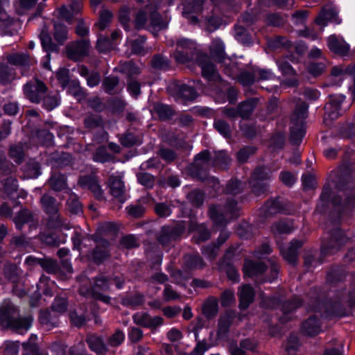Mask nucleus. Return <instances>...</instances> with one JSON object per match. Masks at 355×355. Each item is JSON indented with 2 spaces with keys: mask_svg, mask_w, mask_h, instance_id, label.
<instances>
[{
  "mask_svg": "<svg viewBox=\"0 0 355 355\" xmlns=\"http://www.w3.org/2000/svg\"><path fill=\"white\" fill-rule=\"evenodd\" d=\"M211 165V157L208 150H203L196 155L190 167L191 175L202 182L207 181L214 189L218 188L219 182L214 177H208L207 171Z\"/></svg>",
  "mask_w": 355,
  "mask_h": 355,
  "instance_id": "nucleus-1",
  "label": "nucleus"
},
{
  "mask_svg": "<svg viewBox=\"0 0 355 355\" xmlns=\"http://www.w3.org/2000/svg\"><path fill=\"white\" fill-rule=\"evenodd\" d=\"M210 53L211 57L218 62L225 65V73L232 79H236L242 76L243 71L238 67L237 64L226 57L225 52V44L220 39H214L210 45Z\"/></svg>",
  "mask_w": 355,
  "mask_h": 355,
  "instance_id": "nucleus-2",
  "label": "nucleus"
},
{
  "mask_svg": "<svg viewBox=\"0 0 355 355\" xmlns=\"http://www.w3.org/2000/svg\"><path fill=\"white\" fill-rule=\"evenodd\" d=\"M17 312L16 308L9 305L6 310L2 311L0 314V322L8 327H10L19 334H24L31 327L33 318L31 316L15 317L12 313Z\"/></svg>",
  "mask_w": 355,
  "mask_h": 355,
  "instance_id": "nucleus-3",
  "label": "nucleus"
},
{
  "mask_svg": "<svg viewBox=\"0 0 355 355\" xmlns=\"http://www.w3.org/2000/svg\"><path fill=\"white\" fill-rule=\"evenodd\" d=\"M239 211L236 201L230 200L223 209L216 205L210 206L209 215L216 226H225L230 220L238 217Z\"/></svg>",
  "mask_w": 355,
  "mask_h": 355,
  "instance_id": "nucleus-4",
  "label": "nucleus"
},
{
  "mask_svg": "<svg viewBox=\"0 0 355 355\" xmlns=\"http://www.w3.org/2000/svg\"><path fill=\"white\" fill-rule=\"evenodd\" d=\"M42 206L44 211L49 216V225L53 228L61 230H70L69 223L63 220L58 214L59 203L53 197L45 194L42 196L40 200Z\"/></svg>",
  "mask_w": 355,
  "mask_h": 355,
  "instance_id": "nucleus-5",
  "label": "nucleus"
},
{
  "mask_svg": "<svg viewBox=\"0 0 355 355\" xmlns=\"http://www.w3.org/2000/svg\"><path fill=\"white\" fill-rule=\"evenodd\" d=\"M307 105L303 101L297 102L291 116V139L294 142L300 141L304 135V121L307 116Z\"/></svg>",
  "mask_w": 355,
  "mask_h": 355,
  "instance_id": "nucleus-6",
  "label": "nucleus"
},
{
  "mask_svg": "<svg viewBox=\"0 0 355 355\" xmlns=\"http://www.w3.org/2000/svg\"><path fill=\"white\" fill-rule=\"evenodd\" d=\"M345 100L343 94L329 95L328 103L324 106V123L330 125L332 122L341 116L346 110L343 108L342 104Z\"/></svg>",
  "mask_w": 355,
  "mask_h": 355,
  "instance_id": "nucleus-7",
  "label": "nucleus"
},
{
  "mask_svg": "<svg viewBox=\"0 0 355 355\" xmlns=\"http://www.w3.org/2000/svg\"><path fill=\"white\" fill-rule=\"evenodd\" d=\"M197 54L196 44L189 39L178 40L176 49L173 53L175 60L178 63H187L192 60Z\"/></svg>",
  "mask_w": 355,
  "mask_h": 355,
  "instance_id": "nucleus-8",
  "label": "nucleus"
},
{
  "mask_svg": "<svg viewBox=\"0 0 355 355\" xmlns=\"http://www.w3.org/2000/svg\"><path fill=\"white\" fill-rule=\"evenodd\" d=\"M186 227L183 223H180L174 225H166L162 227L157 241L163 246H166L173 241L180 239L185 232Z\"/></svg>",
  "mask_w": 355,
  "mask_h": 355,
  "instance_id": "nucleus-9",
  "label": "nucleus"
},
{
  "mask_svg": "<svg viewBox=\"0 0 355 355\" xmlns=\"http://www.w3.org/2000/svg\"><path fill=\"white\" fill-rule=\"evenodd\" d=\"M111 279L103 274H100L94 279V284L92 287V297L105 304H110L111 298L110 296L103 294L101 291H108L110 288Z\"/></svg>",
  "mask_w": 355,
  "mask_h": 355,
  "instance_id": "nucleus-10",
  "label": "nucleus"
},
{
  "mask_svg": "<svg viewBox=\"0 0 355 355\" xmlns=\"http://www.w3.org/2000/svg\"><path fill=\"white\" fill-rule=\"evenodd\" d=\"M90 43L89 40L82 39L73 42L66 46L67 57L74 61H80L89 54Z\"/></svg>",
  "mask_w": 355,
  "mask_h": 355,
  "instance_id": "nucleus-11",
  "label": "nucleus"
},
{
  "mask_svg": "<svg viewBox=\"0 0 355 355\" xmlns=\"http://www.w3.org/2000/svg\"><path fill=\"white\" fill-rule=\"evenodd\" d=\"M46 92V86L37 79L31 80L24 86V93L26 97L35 103H39Z\"/></svg>",
  "mask_w": 355,
  "mask_h": 355,
  "instance_id": "nucleus-12",
  "label": "nucleus"
},
{
  "mask_svg": "<svg viewBox=\"0 0 355 355\" xmlns=\"http://www.w3.org/2000/svg\"><path fill=\"white\" fill-rule=\"evenodd\" d=\"M168 89L175 100L180 102L193 101L197 96L195 89L186 84L172 83L168 86Z\"/></svg>",
  "mask_w": 355,
  "mask_h": 355,
  "instance_id": "nucleus-13",
  "label": "nucleus"
},
{
  "mask_svg": "<svg viewBox=\"0 0 355 355\" xmlns=\"http://www.w3.org/2000/svg\"><path fill=\"white\" fill-rule=\"evenodd\" d=\"M198 64L201 68L202 75L208 81H220V76L216 71L214 64L210 58L205 54H200L197 56Z\"/></svg>",
  "mask_w": 355,
  "mask_h": 355,
  "instance_id": "nucleus-14",
  "label": "nucleus"
},
{
  "mask_svg": "<svg viewBox=\"0 0 355 355\" xmlns=\"http://www.w3.org/2000/svg\"><path fill=\"white\" fill-rule=\"evenodd\" d=\"M110 194L117 198L121 203L125 201L124 198L125 185L123 176L119 173L112 174L109 177L107 182Z\"/></svg>",
  "mask_w": 355,
  "mask_h": 355,
  "instance_id": "nucleus-15",
  "label": "nucleus"
},
{
  "mask_svg": "<svg viewBox=\"0 0 355 355\" xmlns=\"http://www.w3.org/2000/svg\"><path fill=\"white\" fill-rule=\"evenodd\" d=\"M211 1L227 18L237 14L242 6L241 0H211Z\"/></svg>",
  "mask_w": 355,
  "mask_h": 355,
  "instance_id": "nucleus-16",
  "label": "nucleus"
},
{
  "mask_svg": "<svg viewBox=\"0 0 355 355\" xmlns=\"http://www.w3.org/2000/svg\"><path fill=\"white\" fill-rule=\"evenodd\" d=\"M78 184L83 189H89L97 200L105 198L103 190L99 184V181L94 175H84L80 177Z\"/></svg>",
  "mask_w": 355,
  "mask_h": 355,
  "instance_id": "nucleus-17",
  "label": "nucleus"
},
{
  "mask_svg": "<svg viewBox=\"0 0 355 355\" xmlns=\"http://www.w3.org/2000/svg\"><path fill=\"white\" fill-rule=\"evenodd\" d=\"M78 184L83 189H89L97 200L105 198L103 190L99 184V181L94 175H84L80 177Z\"/></svg>",
  "mask_w": 355,
  "mask_h": 355,
  "instance_id": "nucleus-18",
  "label": "nucleus"
},
{
  "mask_svg": "<svg viewBox=\"0 0 355 355\" xmlns=\"http://www.w3.org/2000/svg\"><path fill=\"white\" fill-rule=\"evenodd\" d=\"M134 323L137 325L149 328L155 329L163 324L164 320L160 316L151 317L150 314L146 312H137L132 315Z\"/></svg>",
  "mask_w": 355,
  "mask_h": 355,
  "instance_id": "nucleus-19",
  "label": "nucleus"
},
{
  "mask_svg": "<svg viewBox=\"0 0 355 355\" xmlns=\"http://www.w3.org/2000/svg\"><path fill=\"white\" fill-rule=\"evenodd\" d=\"M234 255L233 250L230 248L225 254L223 260L219 263V269L225 271L230 280L233 283L239 282V275L236 268L232 265L231 260Z\"/></svg>",
  "mask_w": 355,
  "mask_h": 355,
  "instance_id": "nucleus-20",
  "label": "nucleus"
},
{
  "mask_svg": "<svg viewBox=\"0 0 355 355\" xmlns=\"http://www.w3.org/2000/svg\"><path fill=\"white\" fill-rule=\"evenodd\" d=\"M273 76L272 73L269 70L249 67L245 69V86L258 80L271 79Z\"/></svg>",
  "mask_w": 355,
  "mask_h": 355,
  "instance_id": "nucleus-21",
  "label": "nucleus"
},
{
  "mask_svg": "<svg viewBox=\"0 0 355 355\" xmlns=\"http://www.w3.org/2000/svg\"><path fill=\"white\" fill-rule=\"evenodd\" d=\"M86 343L89 349L96 355H106L108 347L102 336L95 334H88L86 337Z\"/></svg>",
  "mask_w": 355,
  "mask_h": 355,
  "instance_id": "nucleus-22",
  "label": "nucleus"
},
{
  "mask_svg": "<svg viewBox=\"0 0 355 355\" xmlns=\"http://www.w3.org/2000/svg\"><path fill=\"white\" fill-rule=\"evenodd\" d=\"M94 240L96 246L92 252V257L96 263L100 264L110 256V243L107 240L103 239L94 238Z\"/></svg>",
  "mask_w": 355,
  "mask_h": 355,
  "instance_id": "nucleus-23",
  "label": "nucleus"
},
{
  "mask_svg": "<svg viewBox=\"0 0 355 355\" xmlns=\"http://www.w3.org/2000/svg\"><path fill=\"white\" fill-rule=\"evenodd\" d=\"M327 46L334 53L340 55H345L349 51V46L342 38L335 35H330L327 39Z\"/></svg>",
  "mask_w": 355,
  "mask_h": 355,
  "instance_id": "nucleus-24",
  "label": "nucleus"
},
{
  "mask_svg": "<svg viewBox=\"0 0 355 355\" xmlns=\"http://www.w3.org/2000/svg\"><path fill=\"white\" fill-rule=\"evenodd\" d=\"M8 62L12 65L19 66L26 69L36 63V60L26 53H12L7 56Z\"/></svg>",
  "mask_w": 355,
  "mask_h": 355,
  "instance_id": "nucleus-25",
  "label": "nucleus"
},
{
  "mask_svg": "<svg viewBox=\"0 0 355 355\" xmlns=\"http://www.w3.org/2000/svg\"><path fill=\"white\" fill-rule=\"evenodd\" d=\"M302 245V241L294 240L288 247L281 250L282 255L288 263L295 264L298 257V249Z\"/></svg>",
  "mask_w": 355,
  "mask_h": 355,
  "instance_id": "nucleus-26",
  "label": "nucleus"
},
{
  "mask_svg": "<svg viewBox=\"0 0 355 355\" xmlns=\"http://www.w3.org/2000/svg\"><path fill=\"white\" fill-rule=\"evenodd\" d=\"M149 24L147 28L151 31H158L166 28V24L162 21V17L157 8L150 5L149 11Z\"/></svg>",
  "mask_w": 355,
  "mask_h": 355,
  "instance_id": "nucleus-27",
  "label": "nucleus"
},
{
  "mask_svg": "<svg viewBox=\"0 0 355 355\" xmlns=\"http://www.w3.org/2000/svg\"><path fill=\"white\" fill-rule=\"evenodd\" d=\"M202 313L207 319L214 318L218 312V300L216 297L211 296L204 302L202 308Z\"/></svg>",
  "mask_w": 355,
  "mask_h": 355,
  "instance_id": "nucleus-28",
  "label": "nucleus"
},
{
  "mask_svg": "<svg viewBox=\"0 0 355 355\" xmlns=\"http://www.w3.org/2000/svg\"><path fill=\"white\" fill-rule=\"evenodd\" d=\"M340 187L344 190L346 194L345 206L349 207H355V181L354 178L350 176L347 185L340 184Z\"/></svg>",
  "mask_w": 355,
  "mask_h": 355,
  "instance_id": "nucleus-29",
  "label": "nucleus"
},
{
  "mask_svg": "<svg viewBox=\"0 0 355 355\" xmlns=\"http://www.w3.org/2000/svg\"><path fill=\"white\" fill-rule=\"evenodd\" d=\"M189 232H196V235L193 239L196 243L207 241L210 236V233L207 228L203 224H198L194 221H191L189 225Z\"/></svg>",
  "mask_w": 355,
  "mask_h": 355,
  "instance_id": "nucleus-30",
  "label": "nucleus"
},
{
  "mask_svg": "<svg viewBox=\"0 0 355 355\" xmlns=\"http://www.w3.org/2000/svg\"><path fill=\"white\" fill-rule=\"evenodd\" d=\"M329 21L336 24H339L340 21L337 12L331 8L322 10L315 19V22L322 26H326Z\"/></svg>",
  "mask_w": 355,
  "mask_h": 355,
  "instance_id": "nucleus-31",
  "label": "nucleus"
},
{
  "mask_svg": "<svg viewBox=\"0 0 355 355\" xmlns=\"http://www.w3.org/2000/svg\"><path fill=\"white\" fill-rule=\"evenodd\" d=\"M302 332L310 336H313L320 331V325L318 320L315 317H310L304 321L301 327Z\"/></svg>",
  "mask_w": 355,
  "mask_h": 355,
  "instance_id": "nucleus-32",
  "label": "nucleus"
},
{
  "mask_svg": "<svg viewBox=\"0 0 355 355\" xmlns=\"http://www.w3.org/2000/svg\"><path fill=\"white\" fill-rule=\"evenodd\" d=\"M13 221L17 230H21L24 224L33 223V214L27 209H21L14 217Z\"/></svg>",
  "mask_w": 355,
  "mask_h": 355,
  "instance_id": "nucleus-33",
  "label": "nucleus"
},
{
  "mask_svg": "<svg viewBox=\"0 0 355 355\" xmlns=\"http://www.w3.org/2000/svg\"><path fill=\"white\" fill-rule=\"evenodd\" d=\"M40 38L43 49L48 53L46 58L49 59V52L56 51L58 50V46L52 42L51 37L46 28H44L41 31Z\"/></svg>",
  "mask_w": 355,
  "mask_h": 355,
  "instance_id": "nucleus-34",
  "label": "nucleus"
},
{
  "mask_svg": "<svg viewBox=\"0 0 355 355\" xmlns=\"http://www.w3.org/2000/svg\"><path fill=\"white\" fill-rule=\"evenodd\" d=\"M266 266L261 261L245 262V276L257 277L266 270Z\"/></svg>",
  "mask_w": 355,
  "mask_h": 355,
  "instance_id": "nucleus-35",
  "label": "nucleus"
},
{
  "mask_svg": "<svg viewBox=\"0 0 355 355\" xmlns=\"http://www.w3.org/2000/svg\"><path fill=\"white\" fill-rule=\"evenodd\" d=\"M223 113L228 118L235 120L238 118L244 119V101H241L237 107H225Z\"/></svg>",
  "mask_w": 355,
  "mask_h": 355,
  "instance_id": "nucleus-36",
  "label": "nucleus"
},
{
  "mask_svg": "<svg viewBox=\"0 0 355 355\" xmlns=\"http://www.w3.org/2000/svg\"><path fill=\"white\" fill-rule=\"evenodd\" d=\"M184 266L189 270L201 269L205 266V262L199 255L187 254L184 257Z\"/></svg>",
  "mask_w": 355,
  "mask_h": 355,
  "instance_id": "nucleus-37",
  "label": "nucleus"
},
{
  "mask_svg": "<svg viewBox=\"0 0 355 355\" xmlns=\"http://www.w3.org/2000/svg\"><path fill=\"white\" fill-rule=\"evenodd\" d=\"M282 209V206L279 200H270L267 201L261 207V212L264 216L275 214Z\"/></svg>",
  "mask_w": 355,
  "mask_h": 355,
  "instance_id": "nucleus-38",
  "label": "nucleus"
},
{
  "mask_svg": "<svg viewBox=\"0 0 355 355\" xmlns=\"http://www.w3.org/2000/svg\"><path fill=\"white\" fill-rule=\"evenodd\" d=\"M150 5L138 11L135 16V27L138 29L147 28L149 19V11Z\"/></svg>",
  "mask_w": 355,
  "mask_h": 355,
  "instance_id": "nucleus-39",
  "label": "nucleus"
},
{
  "mask_svg": "<svg viewBox=\"0 0 355 355\" xmlns=\"http://www.w3.org/2000/svg\"><path fill=\"white\" fill-rule=\"evenodd\" d=\"M49 183L51 188L55 191H62L67 187L66 178L58 173L52 174L49 180Z\"/></svg>",
  "mask_w": 355,
  "mask_h": 355,
  "instance_id": "nucleus-40",
  "label": "nucleus"
},
{
  "mask_svg": "<svg viewBox=\"0 0 355 355\" xmlns=\"http://www.w3.org/2000/svg\"><path fill=\"white\" fill-rule=\"evenodd\" d=\"M153 111L161 120L170 119L174 114L171 107L162 103L155 104L153 106Z\"/></svg>",
  "mask_w": 355,
  "mask_h": 355,
  "instance_id": "nucleus-41",
  "label": "nucleus"
},
{
  "mask_svg": "<svg viewBox=\"0 0 355 355\" xmlns=\"http://www.w3.org/2000/svg\"><path fill=\"white\" fill-rule=\"evenodd\" d=\"M43 107L48 111H51L60 104V96L58 92L49 93L42 98Z\"/></svg>",
  "mask_w": 355,
  "mask_h": 355,
  "instance_id": "nucleus-42",
  "label": "nucleus"
},
{
  "mask_svg": "<svg viewBox=\"0 0 355 355\" xmlns=\"http://www.w3.org/2000/svg\"><path fill=\"white\" fill-rule=\"evenodd\" d=\"M144 302V296L140 293H135L123 297L121 304L126 306H138Z\"/></svg>",
  "mask_w": 355,
  "mask_h": 355,
  "instance_id": "nucleus-43",
  "label": "nucleus"
},
{
  "mask_svg": "<svg viewBox=\"0 0 355 355\" xmlns=\"http://www.w3.org/2000/svg\"><path fill=\"white\" fill-rule=\"evenodd\" d=\"M230 163V158L226 153L221 151L217 153L212 161L213 166L219 169H225Z\"/></svg>",
  "mask_w": 355,
  "mask_h": 355,
  "instance_id": "nucleus-44",
  "label": "nucleus"
},
{
  "mask_svg": "<svg viewBox=\"0 0 355 355\" xmlns=\"http://www.w3.org/2000/svg\"><path fill=\"white\" fill-rule=\"evenodd\" d=\"M3 189L7 196L12 198L14 194L17 192L18 184L16 178L9 177L4 180Z\"/></svg>",
  "mask_w": 355,
  "mask_h": 355,
  "instance_id": "nucleus-45",
  "label": "nucleus"
},
{
  "mask_svg": "<svg viewBox=\"0 0 355 355\" xmlns=\"http://www.w3.org/2000/svg\"><path fill=\"white\" fill-rule=\"evenodd\" d=\"M125 340V334L121 329H116L115 332L107 339V347H116L121 345Z\"/></svg>",
  "mask_w": 355,
  "mask_h": 355,
  "instance_id": "nucleus-46",
  "label": "nucleus"
},
{
  "mask_svg": "<svg viewBox=\"0 0 355 355\" xmlns=\"http://www.w3.org/2000/svg\"><path fill=\"white\" fill-rule=\"evenodd\" d=\"M292 225L286 221H279L272 225L271 231L275 235L288 234L292 232Z\"/></svg>",
  "mask_w": 355,
  "mask_h": 355,
  "instance_id": "nucleus-47",
  "label": "nucleus"
},
{
  "mask_svg": "<svg viewBox=\"0 0 355 355\" xmlns=\"http://www.w3.org/2000/svg\"><path fill=\"white\" fill-rule=\"evenodd\" d=\"M68 302L65 295H57L51 305L52 310L59 313H63L67 310Z\"/></svg>",
  "mask_w": 355,
  "mask_h": 355,
  "instance_id": "nucleus-48",
  "label": "nucleus"
},
{
  "mask_svg": "<svg viewBox=\"0 0 355 355\" xmlns=\"http://www.w3.org/2000/svg\"><path fill=\"white\" fill-rule=\"evenodd\" d=\"M214 127L225 138H230L231 137L230 125L225 120L215 119Z\"/></svg>",
  "mask_w": 355,
  "mask_h": 355,
  "instance_id": "nucleus-49",
  "label": "nucleus"
},
{
  "mask_svg": "<svg viewBox=\"0 0 355 355\" xmlns=\"http://www.w3.org/2000/svg\"><path fill=\"white\" fill-rule=\"evenodd\" d=\"M54 39L60 44H62L67 38V29L61 24L54 25Z\"/></svg>",
  "mask_w": 355,
  "mask_h": 355,
  "instance_id": "nucleus-50",
  "label": "nucleus"
},
{
  "mask_svg": "<svg viewBox=\"0 0 355 355\" xmlns=\"http://www.w3.org/2000/svg\"><path fill=\"white\" fill-rule=\"evenodd\" d=\"M188 200L196 207L201 206L205 200V194L198 189L193 190L187 194Z\"/></svg>",
  "mask_w": 355,
  "mask_h": 355,
  "instance_id": "nucleus-51",
  "label": "nucleus"
},
{
  "mask_svg": "<svg viewBox=\"0 0 355 355\" xmlns=\"http://www.w3.org/2000/svg\"><path fill=\"white\" fill-rule=\"evenodd\" d=\"M39 320L42 325L49 329L55 327L57 324L55 318L52 317L51 312L47 309L40 312Z\"/></svg>",
  "mask_w": 355,
  "mask_h": 355,
  "instance_id": "nucleus-52",
  "label": "nucleus"
},
{
  "mask_svg": "<svg viewBox=\"0 0 355 355\" xmlns=\"http://www.w3.org/2000/svg\"><path fill=\"white\" fill-rule=\"evenodd\" d=\"M84 123L85 126L88 129H94L96 128L102 127L103 125L101 117L96 114L87 116L85 119Z\"/></svg>",
  "mask_w": 355,
  "mask_h": 355,
  "instance_id": "nucleus-53",
  "label": "nucleus"
},
{
  "mask_svg": "<svg viewBox=\"0 0 355 355\" xmlns=\"http://www.w3.org/2000/svg\"><path fill=\"white\" fill-rule=\"evenodd\" d=\"M119 78L115 76H108L103 79L102 87L104 91L109 94H113L115 87L119 84Z\"/></svg>",
  "mask_w": 355,
  "mask_h": 355,
  "instance_id": "nucleus-54",
  "label": "nucleus"
},
{
  "mask_svg": "<svg viewBox=\"0 0 355 355\" xmlns=\"http://www.w3.org/2000/svg\"><path fill=\"white\" fill-rule=\"evenodd\" d=\"M113 17L112 13L107 10H103L101 12L98 22L96 26L101 31L105 30L111 22Z\"/></svg>",
  "mask_w": 355,
  "mask_h": 355,
  "instance_id": "nucleus-55",
  "label": "nucleus"
},
{
  "mask_svg": "<svg viewBox=\"0 0 355 355\" xmlns=\"http://www.w3.org/2000/svg\"><path fill=\"white\" fill-rule=\"evenodd\" d=\"M112 156L107 152L106 147L100 146L94 154L93 159L95 162L104 163L111 159Z\"/></svg>",
  "mask_w": 355,
  "mask_h": 355,
  "instance_id": "nucleus-56",
  "label": "nucleus"
},
{
  "mask_svg": "<svg viewBox=\"0 0 355 355\" xmlns=\"http://www.w3.org/2000/svg\"><path fill=\"white\" fill-rule=\"evenodd\" d=\"M96 48L101 53L108 52L113 48L112 41L107 37L100 36L97 40Z\"/></svg>",
  "mask_w": 355,
  "mask_h": 355,
  "instance_id": "nucleus-57",
  "label": "nucleus"
},
{
  "mask_svg": "<svg viewBox=\"0 0 355 355\" xmlns=\"http://www.w3.org/2000/svg\"><path fill=\"white\" fill-rule=\"evenodd\" d=\"M235 302V296L233 291L227 289L220 295V303L223 307L231 306Z\"/></svg>",
  "mask_w": 355,
  "mask_h": 355,
  "instance_id": "nucleus-58",
  "label": "nucleus"
},
{
  "mask_svg": "<svg viewBox=\"0 0 355 355\" xmlns=\"http://www.w3.org/2000/svg\"><path fill=\"white\" fill-rule=\"evenodd\" d=\"M219 247L215 244L207 245L202 249L204 256L209 260L213 261L218 254Z\"/></svg>",
  "mask_w": 355,
  "mask_h": 355,
  "instance_id": "nucleus-59",
  "label": "nucleus"
},
{
  "mask_svg": "<svg viewBox=\"0 0 355 355\" xmlns=\"http://www.w3.org/2000/svg\"><path fill=\"white\" fill-rule=\"evenodd\" d=\"M125 210L130 216L135 218L141 217L145 211L144 207L140 204L129 205Z\"/></svg>",
  "mask_w": 355,
  "mask_h": 355,
  "instance_id": "nucleus-60",
  "label": "nucleus"
},
{
  "mask_svg": "<svg viewBox=\"0 0 355 355\" xmlns=\"http://www.w3.org/2000/svg\"><path fill=\"white\" fill-rule=\"evenodd\" d=\"M40 266L50 274L56 273L58 270L57 262L49 259H42Z\"/></svg>",
  "mask_w": 355,
  "mask_h": 355,
  "instance_id": "nucleus-61",
  "label": "nucleus"
},
{
  "mask_svg": "<svg viewBox=\"0 0 355 355\" xmlns=\"http://www.w3.org/2000/svg\"><path fill=\"white\" fill-rule=\"evenodd\" d=\"M121 144L125 147H130L139 143L137 137L131 132H126L120 138Z\"/></svg>",
  "mask_w": 355,
  "mask_h": 355,
  "instance_id": "nucleus-62",
  "label": "nucleus"
},
{
  "mask_svg": "<svg viewBox=\"0 0 355 355\" xmlns=\"http://www.w3.org/2000/svg\"><path fill=\"white\" fill-rule=\"evenodd\" d=\"M210 347L205 340H198L193 351L190 353H184L182 355H204V353Z\"/></svg>",
  "mask_w": 355,
  "mask_h": 355,
  "instance_id": "nucleus-63",
  "label": "nucleus"
},
{
  "mask_svg": "<svg viewBox=\"0 0 355 355\" xmlns=\"http://www.w3.org/2000/svg\"><path fill=\"white\" fill-rule=\"evenodd\" d=\"M24 348V355H48L44 351H41L35 344L25 343L23 344Z\"/></svg>",
  "mask_w": 355,
  "mask_h": 355,
  "instance_id": "nucleus-64",
  "label": "nucleus"
}]
</instances>
